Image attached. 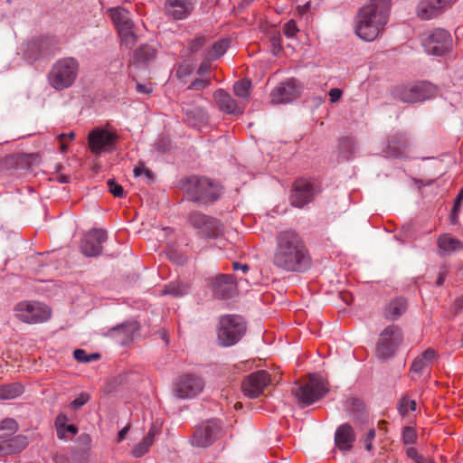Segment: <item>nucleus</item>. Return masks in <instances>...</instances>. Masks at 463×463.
I'll return each instance as SVG.
<instances>
[{"label": "nucleus", "mask_w": 463, "mask_h": 463, "mask_svg": "<svg viewBox=\"0 0 463 463\" xmlns=\"http://www.w3.org/2000/svg\"><path fill=\"white\" fill-rule=\"evenodd\" d=\"M402 342V333L399 326L390 325L378 335L375 346V355L379 359H388L393 356Z\"/></svg>", "instance_id": "0eeeda50"}, {"label": "nucleus", "mask_w": 463, "mask_h": 463, "mask_svg": "<svg viewBox=\"0 0 463 463\" xmlns=\"http://www.w3.org/2000/svg\"><path fill=\"white\" fill-rule=\"evenodd\" d=\"M407 308V303L404 298H399L391 301L383 311V316L387 320H397Z\"/></svg>", "instance_id": "bb28decb"}, {"label": "nucleus", "mask_w": 463, "mask_h": 463, "mask_svg": "<svg viewBox=\"0 0 463 463\" xmlns=\"http://www.w3.org/2000/svg\"><path fill=\"white\" fill-rule=\"evenodd\" d=\"M440 14L437 4L433 0H420L417 6V14L422 20L432 19Z\"/></svg>", "instance_id": "c756f323"}, {"label": "nucleus", "mask_w": 463, "mask_h": 463, "mask_svg": "<svg viewBox=\"0 0 463 463\" xmlns=\"http://www.w3.org/2000/svg\"><path fill=\"white\" fill-rule=\"evenodd\" d=\"M222 422L213 419L203 422L195 429L191 437V444L197 448H207L213 444L221 436Z\"/></svg>", "instance_id": "1a4fd4ad"}, {"label": "nucleus", "mask_w": 463, "mask_h": 463, "mask_svg": "<svg viewBox=\"0 0 463 463\" xmlns=\"http://www.w3.org/2000/svg\"><path fill=\"white\" fill-rule=\"evenodd\" d=\"M108 13L117 28L134 24L130 14L122 7H114L108 10Z\"/></svg>", "instance_id": "7c9ffc66"}, {"label": "nucleus", "mask_w": 463, "mask_h": 463, "mask_svg": "<svg viewBox=\"0 0 463 463\" xmlns=\"http://www.w3.org/2000/svg\"><path fill=\"white\" fill-rule=\"evenodd\" d=\"M28 445L26 437L16 436L9 440L0 443V455L15 454L22 451Z\"/></svg>", "instance_id": "a878e982"}, {"label": "nucleus", "mask_w": 463, "mask_h": 463, "mask_svg": "<svg viewBox=\"0 0 463 463\" xmlns=\"http://www.w3.org/2000/svg\"><path fill=\"white\" fill-rule=\"evenodd\" d=\"M79 442L85 448H89L91 442V439L88 434H81L79 437Z\"/></svg>", "instance_id": "052dcab7"}, {"label": "nucleus", "mask_w": 463, "mask_h": 463, "mask_svg": "<svg viewBox=\"0 0 463 463\" xmlns=\"http://www.w3.org/2000/svg\"><path fill=\"white\" fill-rule=\"evenodd\" d=\"M90 397L89 393L81 392L79 394V396L77 398H75L71 402V407L75 410L80 409L83 405H85L90 401Z\"/></svg>", "instance_id": "c03bdc74"}, {"label": "nucleus", "mask_w": 463, "mask_h": 463, "mask_svg": "<svg viewBox=\"0 0 463 463\" xmlns=\"http://www.w3.org/2000/svg\"><path fill=\"white\" fill-rule=\"evenodd\" d=\"M65 138H66V134H61V135L58 136V139H59V141L61 143V150L62 152H65L66 149H67V146L64 143V139Z\"/></svg>", "instance_id": "774afa93"}, {"label": "nucleus", "mask_w": 463, "mask_h": 463, "mask_svg": "<svg viewBox=\"0 0 463 463\" xmlns=\"http://www.w3.org/2000/svg\"><path fill=\"white\" fill-rule=\"evenodd\" d=\"M159 431V427L156 426V425H153L148 433L146 434V438H150V439H153L154 440V437L156 433H158Z\"/></svg>", "instance_id": "69168bd1"}, {"label": "nucleus", "mask_w": 463, "mask_h": 463, "mask_svg": "<svg viewBox=\"0 0 463 463\" xmlns=\"http://www.w3.org/2000/svg\"><path fill=\"white\" fill-rule=\"evenodd\" d=\"M129 429H130V424H128L121 430H119V432L118 433L117 442H121L125 439Z\"/></svg>", "instance_id": "680f3d73"}, {"label": "nucleus", "mask_w": 463, "mask_h": 463, "mask_svg": "<svg viewBox=\"0 0 463 463\" xmlns=\"http://www.w3.org/2000/svg\"><path fill=\"white\" fill-rule=\"evenodd\" d=\"M14 311L15 317L27 324L43 323L51 317V309L41 302L21 301L17 303Z\"/></svg>", "instance_id": "6e6552de"}, {"label": "nucleus", "mask_w": 463, "mask_h": 463, "mask_svg": "<svg viewBox=\"0 0 463 463\" xmlns=\"http://www.w3.org/2000/svg\"><path fill=\"white\" fill-rule=\"evenodd\" d=\"M411 142L403 134H395L389 137L387 148L391 156H402L410 147Z\"/></svg>", "instance_id": "b1692460"}, {"label": "nucleus", "mask_w": 463, "mask_h": 463, "mask_svg": "<svg viewBox=\"0 0 463 463\" xmlns=\"http://www.w3.org/2000/svg\"><path fill=\"white\" fill-rule=\"evenodd\" d=\"M417 440V434L412 427H405L402 431V441L405 445L414 444Z\"/></svg>", "instance_id": "a19ab883"}, {"label": "nucleus", "mask_w": 463, "mask_h": 463, "mask_svg": "<svg viewBox=\"0 0 463 463\" xmlns=\"http://www.w3.org/2000/svg\"><path fill=\"white\" fill-rule=\"evenodd\" d=\"M137 90L139 92V93H144V94H148V93H151L152 92V87L151 85H146V84H140V83H137Z\"/></svg>", "instance_id": "bf43d9fd"}, {"label": "nucleus", "mask_w": 463, "mask_h": 463, "mask_svg": "<svg viewBox=\"0 0 463 463\" xmlns=\"http://www.w3.org/2000/svg\"><path fill=\"white\" fill-rule=\"evenodd\" d=\"M433 1L437 4V6L439 7L440 13H442L446 8L451 6L458 0H433Z\"/></svg>", "instance_id": "6e6d98bb"}, {"label": "nucleus", "mask_w": 463, "mask_h": 463, "mask_svg": "<svg viewBox=\"0 0 463 463\" xmlns=\"http://www.w3.org/2000/svg\"><path fill=\"white\" fill-rule=\"evenodd\" d=\"M213 293L221 298H231L236 289V284L232 275H219L210 285Z\"/></svg>", "instance_id": "aec40b11"}, {"label": "nucleus", "mask_w": 463, "mask_h": 463, "mask_svg": "<svg viewBox=\"0 0 463 463\" xmlns=\"http://www.w3.org/2000/svg\"><path fill=\"white\" fill-rule=\"evenodd\" d=\"M117 139L116 134L98 128L90 133L89 145L91 152L99 154L102 151L113 149Z\"/></svg>", "instance_id": "dca6fc26"}, {"label": "nucleus", "mask_w": 463, "mask_h": 463, "mask_svg": "<svg viewBox=\"0 0 463 463\" xmlns=\"http://www.w3.org/2000/svg\"><path fill=\"white\" fill-rule=\"evenodd\" d=\"M347 411L355 423L359 425L367 423L368 414L363 401L355 398L350 399L347 402Z\"/></svg>", "instance_id": "5701e85b"}, {"label": "nucleus", "mask_w": 463, "mask_h": 463, "mask_svg": "<svg viewBox=\"0 0 463 463\" xmlns=\"http://www.w3.org/2000/svg\"><path fill=\"white\" fill-rule=\"evenodd\" d=\"M300 93V85L296 80H289L276 87L270 93L274 104L288 103L295 99Z\"/></svg>", "instance_id": "a211bd4d"}, {"label": "nucleus", "mask_w": 463, "mask_h": 463, "mask_svg": "<svg viewBox=\"0 0 463 463\" xmlns=\"http://www.w3.org/2000/svg\"><path fill=\"white\" fill-rule=\"evenodd\" d=\"M24 392V387L19 383L0 386V399L10 400L18 397Z\"/></svg>", "instance_id": "2f4dec72"}, {"label": "nucleus", "mask_w": 463, "mask_h": 463, "mask_svg": "<svg viewBox=\"0 0 463 463\" xmlns=\"http://www.w3.org/2000/svg\"><path fill=\"white\" fill-rule=\"evenodd\" d=\"M133 28L134 24L117 28L122 43L127 46H133L136 43L137 37Z\"/></svg>", "instance_id": "72a5a7b5"}, {"label": "nucleus", "mask_w": 463, "mask_h": 463, "mask_svg": "<svg viewBox=\"0 0 463 463\" xmlns=\"http://www.w3.org/2000/svg\"><path fill=\"white\" fill-rule=\"evenodd\" d=\"M155 55V49L151 46L145 45L135 51L134 61L138 63H146L153 60Z\"/></svg>", "instance_id": "473e14b6"}, {"label": "nucleus", "mask_w": 463, "mask_h": 463, "mask_svg": "<svg viewBox=\"0 0 463 463\" xmlns=\"http://www.w3.org/2000/svg\"><path fill=\"white\" fill-rule=\"evenodd\" d=\"M390 0H371L361 7L355 20V33L364 41H373L388 22Z\"/></svg>", "instance_id": "f03ea898"}, {"label": "nucleus", "mask_w": 463, "mask_h": 463, "mask_svg": "<svg viewBox=\"0 0 463 463\" xmlns=\"http://www.w3.org/2000/svg\"><path fill=\"white\" fill-rule=\"evenodd\" d=\"M327 392V382L318 374H311L307 381L291 388L292 395L303 408L319 401Z\"/></svg>", "instance_id": "20e7f679"}, {"label": "nucleus", "mask_w": 463, "mask_h": 463, "mask_svg": "<svg viewBox=\"0 0 463 463\" xmlns=\"http://www.w3.org/2000/svg\"><path fill=\"white\" fill-rule=\"evenodd\" d=\"M111 330L117 334L122 345H128L134 339L135 335L139 330V326L137 322L131 321L113 327Z\"/></svg>", "instance_id": "393cba45"}, {"label": "nucleus", "mask_w": 463, "mask_h": 463, "mask_svg": "<svg viewBox=\"0 0 463 463\" xmlns=\"http://www.w3.org/2000/svg\"><path fill=\"white\" fill-rule=\"evenodd\" d=\"M315 191L313 184L306 179L297 180L291 190L290 201L295 207H303L313 200Z\"/></svg>", "instance_id": "f3484780"}, {"label": "nucleus", "mask_w": 463, "mask_h": 463, "mask_svg": "<svg viewBox=\"0 0 463 463\" xmlns=\"http://www.w3.org/2000/svg\"><path fill=\"white\" fill-rule=\"evenodd\" d=\"M251 88V82L250 80H242L237 81L233 86V91L238 98L247 99L250 94Z\"/></svg>", "instance_id": "c9c22d12"}, {"label": "nucleus", "mask_w": 463, "mask_h": 463, "mask_svg": "<svg viewBox=\"0 0 463 463\" xmlns=\"http://www.w3.org/2000/svg\"><path fill=\"white\" fill-rule=\"evenodd\" d=\"M194 0H165V14L172 20H184L193 12Z\"/></svg>", "instance_id": "6ab92c4d"}, {"label": "nucleus", "mask_w": 463, "mask_h": 463, "mask_svg": "<svg viewBox=\"0 0 463 463\" xmlns=\"http://www.w3.org/2000/svg\"><path fill=\"white\" fill-rule=\"evenodd\" d=\"M269 383V374L260 370L248 375L241 383V389L245 396L254 399L263 392Z\"/></svg>", "instance_id": "ddd939ff"}, {"label": "nucleus", "mask_w": 463, "mask_h": 463, "mask_svg": "<svg viewBox=\"0 0 463 463\" xmlns=\"http://www.w3.org/2000/svg\"><path fill=\"white\" fill-rule=\"evenodd\" d=\"M1 430H7L10 433H14L17 430V423L13 419H6L1 422Z\"/></svg>", "instance_id": "603ef678"}, {"label": "nucleus", "mask_w": 463, "mask_h": 463, "mask_svg": "<svg viewBox=\"0 0 463 463\" xmlns=\"http://www.w3.org/2000/svg\"><path fill=\"white\" fill-rule=\"evenodd\" d=\"M212 61L213 60H209L208 56L205 57V59L202 61V63L200 64V66L197 70V74L199 76L203 77L211 71V70H212L211 61Z\"/></svg>", "instance_id": "3c124183"}, {"label": "nucleus", "mask_w": 463, "mask_h": 463, "mask_svg": "<svg viewBox=\"0 0 463 463\" xmlns=\"http://www.w3.org/2000/svg\"><path fill=\"white\" fill-rule=\"evenodd\" d=\"M228 46V40L223 39L221 41H217L213 44L212 48L208 51L206 56L209 57V60L215 61L225 53Z\"/></svg>", "instance_id": "f704fd0d"}, {"label": "nucleus", "mask_w": 463, "mask_h": 463, "mask_svg": "<svg viewBox=\"0 0 463 463\" xmlns=\"http://www.w3.org/2000/svg\"><path fill=\"white\" fill-rule=\"evenodd\" d=\"M436 358V351L432 348H428L420 355L417 356L411 365V370L416 373H421L422 371L428 368Z\"/></svg>", "instance_id": "cd10ccee"}, {"label": "nucleus", "mask_w": 463, "mask_h": 463, "mask_svg": "<svg viewBox=\"0 0 463 463\" xmlns=\"http://www.w3.org/2000/svg\"><path fill=\"white\" fill-rule=\"evenodd\" d=\"M108 239L106 231L93 229L84 235L81 240L80 249L87 257H97L101 253L102 243Z\"/></svg>", "instance_id": "2eb2a0df"}, {"label": "nucleus", "mask_w": 463, "mask_h": 463, "mask_svg": "<svg viewBox=\"0 0 463 463\" xmlns=\"http://www.w3.org/2000/svg\"><path fill=\"white\" fill-rule=\"evenodd\" d=\"M375 437V430L373 428H370L366 433V435L362 438V442L367 451H371L373 449V439Z\"/></svg>", "instance_id": "09e8293b"}, {"label": "nucleus", "mask_w": 463, "mask_h": 463, "mask_svg": "<svg viewBox=\"0 0 463 463\" xmlns=\"http://www.w3.org/2000/svg\"><path fill=\"white\" fill-rule=\"evenodd\" d=\"M205 43V38L203 36H197L195 39L190 42L188 48L192 53L197 52Z\"/></svg>", "instance_id": "8fccbe9b"}, {"label": "nucleus", "mask_w": 463, "mask_h": 463, "mask_svg": "<svg viewBox=\"0 0 463 463\" xmlns=\"http://www.w3.org/2000/svg\"><path fill=\"white\" fill-rule=\"evenodd\" d=\"M187 293V287L181 283H170L165 287L164 295L181 297Z\"/></svg>", "instance_id": "e433bc0d"}, {"label": "nucleus", "mask_w": 463, "mask_h": 463, "mask_svg": "<svg viewBox=\"0 0 463 463\" xmlns=\"http://www.w3.org/2000/svg\"><path fill=\"white\" fill-rule=\"evenodd\" d=\"M271 263L285 272L303 273L310 268L312 260L302 237L294 230H285L275 237Z\"/></svg>", "instance_id": "f257e3e1"}, {"label": "nucleus", "mask_w": 463, "mask_h": 463, "mask_svg": "<svg viewBox=\"0 0 463 463\" xmlns=\"http://www.w3.org/2000/svg\"><path fill=\"white\" fill-rule=\"evenodd\" d=\"M298 32V29L294 20H290L284 24L283 33L288 38L294 37Z\"/></svg>", "instance_id": "49530a36"}, {"label": "nucleus", "mask_w": 463, "mask_h": 463, "mask_svg": "<svg viewBox=\"0 0 463 463\" xmlns=\"http://www.w3.org/2000/svg\"><path fill=\"white\" fill-rule=\"evenodd\" d=\"M270 46L273 54L277 55L281 51V36L275 33L270 36Z\"/></svg>", "instance_id": "a18cd8bd"}, {"label": "nucleus", "mask_w": 463, "mask_h": 463, "mask_svg": "<svg viewBox=\"0 0 463 463\" xmlns=\"http://www.w3.org/2000/svg\"><path fill=\"white\" fill-rule=\"evenodd\" d=\"M356 149L355 142L349 137L343 138L339 145L340 153L345 157L352 156Z\"/></svg>", "instance_id": "4c0bfd02"}, {"label": "nucleus", "mask_w": 463, "mask_h": 463, "mask_svg": "<svg viewBox=\"0 0 463 463\" xmlns=\"http://www.w3.org/2000/svg\"><path fill=\"white\" fill-rule=\"evenodd\" d=\"M191 225L199 231L203 237L217 238L223 232V225L218 219L194 212L189 216Z\"/></svg>", "instance_id": "9b49d317"}, {"label": "nucleus", "mask_w": 463, "mask_h": 463, "mask_svg": "<svg viewBox=\"0 0 463 463\" xmlns=\"http://www.w3.org/2000/svg\"><path fill=\"white\" fill-rule=\"evenodd\" d=\"M438 247L446 254L462 250L463 243L449 233L440 235L437 241Z\"/></svg>", "instance_id": "c85d7f7f"}, {"label": "nucleus", "mask_w": 463, "mask_h": 463, "mask_svg": "<svg viewBox=\"0 0 463 463\" xmlns=\"http://www.w3.org/2000/svg\"><path fill=\"white\" fill-rule=\"evenodd\" d=\"M107 184L109 186V192L115 196V197H118V198H121L124 196V189L123 187L118 184V183H116L113 179H109L108 182H107Z\"/></svg>", "instance_id": "37998d69"}, {"label": "nucleus", "mask_w": 463, "mask_h": 463, "mask_svg": "<svg viewBox=\"0 0 463 463\" xmlns=\"http://www.w3.org/2000/svg\"><path fill=\"white\" fill-rule=\"evenodd\" d=\"M460 208L453 206V209L450 213V221L453 224L458 223V212Z\"/></svg>", "instance_id": "e2e57ef3"}, {"label": "nucleus", "mask_w": 463, "mask_h": 463, "mask_svg": "<svg viewBox=\"0 0 463 463\" xmlns=\"http://www.w3.org/2000/svg\"><path fill=\"white\" fill-rule=\"evenodd\" d=\"M191 201L209 203L216 201L222 194L221 187L208 178L191 177L184 184Z\"/></svg>", "instance_id": "39448f33"}, {"label": "nucleus", "mask_w": 463, "mask_h": 463, "mask_svg": "<svg viewBox=\"0 0 463 463\" xmlns=\"http://www.w3.org/2000/svg\"><path fill=\"white\" fill-rule=\"evenodd\" d=\"M80 64L73 57H65L56 61L48 73V82L56 90L70 88L75 81Z\"/></svg>", "instance_id": "7ed1b4c3"}, {"label": "nucleus", "mask_w": 463, "mask_h": 463, "mask_svg": "<svg viewBox=\"0 0 463 463\" xmlns=\"http://www.w3.org/2000/svg\"><path fill=\"white\" fill-rule=\"evenodd\" d=\"M213 98L222 111L227 114H239L241 112L236 100L223 90H217L213 94Z\"/></svg>", "instance_id": "4be33fe9"}, {"label": "nucleus", "mask_w": 463, "mask_h": 463, "mask_svg": "<svg viewBox=\"0 0 463 463\" xmlns=\"http://www.w3.org/2000/svg\"><path fill=\"white\" fill-rule=\"evenodd\" d=\"M233 269L235 270H241L242 272H247L250 269L249 265L247 264H241L239 262H233L232 264Z\"/></svg>", "instance_id": "0e129e2a"}, {"label": "nucleus", "mask_w": 463, "mask_h": 463, "mask_svg": "<svg viewBox=\"0 0 463 463\" xmlns=\"http://www.w3.org/2000/svg\"><path fill=\"white\" fill-rule=\"evenodd\" d=\"M40 157L37 154H24L20 156L21 163H26L31 168L39 163Z\"/></svg>", "instance_id": "de8ad7c7"}, {"label": "nucleus", "mask_w": 463, "mask_h": 463, "mask_svg": "<svg viewBox=\"0 0 463 463\" xmlns=\"http://www.w3.org/2000/svg\"><path fill=\"white\" fill-rule=\"evenodd\" d=\"M434 92L435 88L432 84L420 82L398 89L396 90V96L403 102L414 103L431 98Z\"/></svg>", "instance_id": "f8f14e48"}, {"label": "nucleus", "mask_w": 463, "mask_h": 463, "mask_svg": "<svg viewBox=\"0 0 463 463\" xmlns=\"http://www.w3.org/2000/svg\"><path fill=\"white\" fill-rule=\"evenodd\" d=\"M406 454L410 458L413 459L416 463L418 462V460H420L421 456L418 454L417 449L413 447L408 448L406 450Z\"/></svg>", "instance_id": "13d9d810"}, {"label": "nucleus", "mask_w": 463, "mask_h": 463, "mask_svg": "<svg viewBox=\"0 0 463 463\" xmlns=\"http://www.w3.org/2000/svg\"><path fill=\"white\" fill-rule=\"evenodd\" d=\"M67 421L68 417L63 413H60L55 420V429L59 430L65 428L67 425Z\"/></svg>", "instance_id": "5fc2aeb1"}, {"label": "nucleus", "mask_w": 463, "mask_h": 463, "mask_svg": "<svg viewBox=\"0 0 463 463\" xmlns=\"http://www.w3.org/2000/svg\"><path fill=\"white\" fill-rule=\"evenodd\" d=\"M152 444L153 439L145 437L137 446H135L131 451V454L135 458H140L147 452Z\"/></svg>", "instance_id": "58836bf2"}, {"label": "nucleus", "mask_w": 463, "mask_h": 463, "mask_svg": "<svg viewBox=\"0 0 463 463\" xmlns=\"http://www.w3.org/2000/svg\"><path fill=\"white\" fill-rule=\"evenodd\" d=\"M328 94L330 102L335 103L341 98L342 91L337 88H333Z\"/></svg>", "instance_id": "4d7b16f0"}, {"label": "nucleus", "mask_w": 463, "mask_h": 463, "mask_svg": "<svg viewBox=\"0 0 463 463\" xmlns=\"http://www.w3.org/2000/svg\"><path fill=\"white\" fill-rule=\"evenodd\" d=\"M73 356L79 362L89 363L91 361V357H89L87 353L82 349H76L73 352Z\"/></svg>", "instance_id": "864d4df0"}, {"label": "nucleus", "mask_w": 463, "mask_h": 463, "mask_svg": "<svg viewBox=\"0 0 463 463\" xmlns=\"http://www.w3.org/2000/svg\"><path fill=\"white\" fill-rule=\"evenodd\" d=\"M210 84L211 80L209 78L196 79L188 86L187 90H203L206 89Z\"/></svg>", "instance_id": "79ce46f5"}, {"label": "nucleus", "mask_w": 463, "mask_h": 463, "mask_svg": "<svg viewBox=\"0 0 463 463\" xmlns=\"http://www.w3.org/2000/svg\"><path fill=\"white\" fill-rule=\"evenodd\" d=\"M463 201V187L461 188V190L459 191L456 200H455V203H454V206L455 207H458V208H460V205H461V202Z\"/></svg>", "instance_id": "338daca9"}, {"label": "nucleus", "mask_w": 463, "mask_h": 463, "mask_svg": "<svg viewBox=\"0 0 463 463\" xmlns=\"http://www.w3.org/2000/svg\"><path fill=\"white\" fill-rule=\"evenodd\" d=\"M355 441V434L352 426L348 423L340 425L335 434V446L343 451H348Z\"/></svg>", "instance_id": "412c9836"}, {"label": "nucleus", "mask_w": 463, "mask_h": 463, "mask_svg": "<svg viewBox=\"0 0 463 463\" xmlns=\"http://www.w3.org/2000/svg\"><path fill=\"white\" fill-rule=\"evenodd\" d=\"M417 408V402L415 400H410L408 397H402L399 403V412L404 416L410 411H414Z\"/></svg>", "instance_id": "ea45409f"}, {"label": "nucleus", "mask_w": 463, "mask_h": 463, "mask_svg": "<svg viewBox=\"0 0 463 463\" xmlns=\"http://www.w3.org/2000/svg\"><path fill=\"white\" fill-rule=\"evenodd\" d=\"M245 332L246 324L241 317L226 315L220 318L217 337L222 346L229 347L235 345Z\"/></svg>", "instance_id": "423d86ee"}, {"label": "nucleus", "mask_w": 463, "mask_h": 463, "mask_svg": "<svg viewBox=\"0 0 463 463\" xmlns=\"http://www.w3.org/2000/svg\"><path fill=\"white\" fill-rule=\"evenodd\" d=\"M451 45V35L444 29H435L425 40L424 47L430 54L440 56L446 53Z\"/></svg>", "instance_id": "4468645a"}, {"label": "nucleus", "mask_w": 463, "mask_h": 463, "mask_svg": "<svg viewBox=\"0 0 463 463\" xmlns=\"http://www.w3.org/2000/svg\"><path fill=\"white\" fill-rule=\"evenodd\" d=\"M204 388V381L195 374H184L175 382L173 392L180 399H192L197 396Z\"/></svg>", "instance_id": "9d476101"}]
</instances>
